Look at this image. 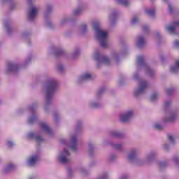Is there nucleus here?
Wrapping results in <instances>:
<instances>
[{"instance_id": "nucleus-1", "label": "nucleus", "mask_w": 179, "mask_h": 179, "mask_svg": "<svg viewBox=\"0 0 179 179\" xmlns=\"http://www.w3.org/2000/svg\"><path fill=\"white\" fill-rule=\"evenodd\" d=\"M94 29L96 31L97 40L100 42L101 46L103 48H106L107 45H108V43H107L108 33L100 29V24H99V22L94 23Z\"/></svg>"}, {"instance_id": "nucleus-2", "label": "nucleus", "mask_w": 179, "mask_h": 179, "mask_svg": "<svg viewBox=\"0 0 179 179\" xmlns=\"http://www.w3.org/2000/svg\"><path fill=\"white\" fill-rule=\"evenodd\" d=\"M57 86H58V83L55 80H51L48 82L47 85V103H50L51 99H52V94H54V92H55V89H57Z\"/></svg>"}, {"instance_id": "nucleus-3", "label": "nucleus", "mask_w": 179, "mask_h": 179, "mask_svg": "<svg viewBox=\"0 0 179 179\" xmlns=\"http://www.w3.org/2000/svg\"><path fill=\"white\" fill-rule=\"evenodd\" d=\"M147 88L148 83H146V81H141L139 88L134 92L135 97L139 96V94H142V93H143Z\"/></svg>"}, {"instance_id": "nucleus-4", "label": "nucleus", "mask_w": 179, "mask_h": 179, "mask_svg": "<svg viewBox=\"0 0 179 179\" xmlns=\"http://www.w3.org/2000/svg\"><path fill=\"white\" fill-rule=\"evenodd\" d=\"M38 12V10L37 9V8L31 6L28 13L29 20H34V17L37 16Z\"/></svg>"}, {"instance_id": "nucleus-5", "label": "nucleus", "mask_w": 179, "mask_h": 179, "mask_svg": "<svg viewBox=\"0 0 179 179\" xmlns=\"http://www.w3.org/2000/svg\"><path fill=\"white\" fill-rule=\"evenodd\" d=\"M69 151L68 150H64L62 154V156L59 157V162H61L63 164H66V163H69V159L67 156H69Z\"/></svg>"}, {"instance_id": "nucleus-6", "label": "nucleus", "mask_w": 179, "mask_h": 179, "mask_svg": "<svg viewBox=\"0 0 179 179\" xmlns=\"http://www.w3.org/2000/svg\"><path fill=\"white\" fill-rule=\"evenodd\" d=\"M134 115V113L132 111H128L126 114L121 115L120 121L122 122H127L129 120H131V117Z\"/></svg>"}, {"instance_id": "nucleus-7", "label": "nucleus", "mask_w": 179, "mask_h": 179, "mask_svg": "<svg viewBox=\"0 0 179 179\" xmlns=\"http://www.w3.org/2000/svg\"><path fill=\"white\" fill-rule=\"evenodd\" d=\"M176 27H179V22H173L172 26L168 27L166 29L169 31V33L174 34V33H176Z\"/></svg>"}, {"instance_id": "nucleus-8", "label": "nucleus", "mask_w": 179, "mask_h": 179, "mask_svg": "<svg viewBox=\"0 0 179 179\" xmlns=\"http://www.w3.org/2000/svg\"><path fill=\"white\" fill-rule=\"evenodd\" d=\"M71 142H72V145L71 146V150L73 152H76V145L78 143V140L76 138V136H73L71 138Z\"/></svg>"}, {"instance_id": "nucleus-9", "label": "nucleus", "mask_w": 179, "mask_h": 179, "mask_svg": "<svg viewBox=\"0 0 179 179\" xmlns=\"http://www.w3.org/2000/svg\"><path fill=\"white\" fill-rule=\"evenodd\" d=\"M40 127L43 131H45V132H47L48 134H51V129L50 128V127L48 126L46 123H40Z\"/></svg>"}, {"instance_id": "nucleus-10", "label": "nucleus", "mask_w": 179, "mask_h": 179, "mask_svg": "<svg viewBox=\"0 0 179 179\" xmlns=\"http://www.w3.org/2000/svg\"><path fill=\"white\" fill-rule=\"evenodd\" d=\"M38 160V157L37 156H33L29 159V166H34L36 164V162Z\"/></svg>"}, {"instance_id": "nucleus-11", "label": "nucleus", "mask_w": 179, "mask_h": 179, "mask_svg": "<svg viewBox=\"0 0 179 179\" xmlns=\"http://www.w3.org/2000/svg\"><path fill=\"white\" fill-rule=\"evenodd\" d=\"M137 45L139 48H142L145 45V38L143 36L138 37Z\"/></svg>"}, {"instance_id": "nucleus-12", "label": "nucleus", "mask_w": 179, "mask_h": 179, "mask_svg": "<svg viewBox=\"0 0 179 179\" xmlns=\"http://www.w3.org/2000/svg\"><path fill=\"white\" fill-rule=\"evenodd\" d=\"M92 79H93V76L89 73H85L80 78V80H92Z\"/></svg>"}, {"instance_id": "nucleus-13", "label": "nucleus", "mask_w": 179, "mask_h": 179, "mask_svg": "<svg viewBox=\"0 0 179 179\" xmlns=\"http://www.w3.org/2000/svg\"><path fill=\"white\" fill-rule=\"evenodd\" d=\"M178 68H179V60L176 61V65L171 68V72L176 73V71H178Z\"/></svg>"}, {"instance_id": "nucleus-14", "label": "nucleus", "mask_w": 179, "mask_h": 179, "mask_svg": "<svg viewBox=\"0 0 179 179\" xmlns=\"http://www.w3.org/2000/svg\"><path fill=\"white\" fill-rule=\"evenodd\" d=\"M136 156V151L135 150H134L133 151H131L129 156H128V159L129 160H134V159H135V157Z\"/></svg>"}, {"instance_id": "nucleus-15", "label": "nucleus", "mask_w": 179, "mask_h": 179, "mask_svg": "<svg viewBox=\"0 0 179 179\" xmlns=\"http://www.w3.org/2000/svg\"><path fill=\"white\" fill-rule=\"evenodd\" d=\"M145 13L147 15H148V16H154L155 13H156V11L155 9H148L145 10Z\"/></svg>"}, {"instance_id": "nucleus-16", "label": "nucleus", "mask_w": 179, "mask_h": 179, "mask_svg": "<svg viewBox=\"0 0 179 179\" xmlns=\"http://www.w3.org/2000/svg\"><path fill=\"white\" fill-rule=\"evenodd\" d=\"M138 65H143V64H145V58L143 56H139L138 57Z\"/></svg>"}, {"instance_id": "nucleus-17", "label": "nucleus", "mask_w": 179, "mask_h": 179, "mask_svg": "<svg viewBox=\"0 0 179 179\" xmlns=\"http://www.w3.org/2000/svg\"><path fill=\"white\" fill-rule=\"evenodd\" d=\"M117 2L121 3V5H123V6H128L129 5V1L128 0H117Z\"/></svg>"}, {"instance_id": "nucleus-18", "label": "nucleus", "mask_w": 179, "mask_h": 179, "mask_svg": "<svg viewBox=\"0 0 179 179\" xmlns=\"http://www.w3.org/2000/svg\"><path fill=\"white\" fill-rule=\"evenodd\" d=\"M176 118H177V116L174 114L171 115L170 117L166 120L169 122H173V121H176Z\"/></svg>"}, {"instance_id": "nucleus-19", "label": "nucleus", "mask_w": 179, "mask_h": 179, "mask_svg": "<svg viewBox=\"0 0 179 179\" xmlns=\"http://www.w3.org/2000/svg\"><path fill=\"white\" fill-rule=\"evenodd\" d=\"M103 63L105 64V65H110V59L107 57H103Z\"/></svg>"}, {"instance_id": "nucleus-20", "label": "nucleus", "mask_w": 179, "mask_h": 179, "mask_svg": "<svg viewBox=\"0 0 179 179\" xmlns=\"http://www.w3.org/2000/svg\"><path fill=\"white\" fill-rule=\"evenodd\" d=\"M16 68V65H15L13 63L10 62L8 64V69L13 70Z\"/></svg>"}, {"instance_id": "nucleus-21", "label": "nucleus", "mask_w": 179, "mask_h": 179, "mask_svg": "<svg viewBox=\"0 0 179 179\" xmlns=\"http://www.w3.org/2000/svg\"><path fill=\"white\" fill-rule=\"evenodd\" d=\"M35 139L36 141V142H43V138H41V136H35Z\"/></svg>"}, {"instance_id": "nucleus-22", "label": "nucleus", "mask_w": 179, "mask_h": 179, "mask_svg": "<svg viewBox=\"0 0 179 179\" xmlns=\"http://www.w3.org/2000/svg\"><path fill=\"white\" fill-rule=\"evenodd\" d=\"M156 99H157V94H152L150 98L151 101H154Z\"/></svg>"}, {"instance_id": "nucleus-23", "label": "nucleus", "mask_w": 179, "mask_h": 179, "mask_svg": "<svg viewBox=\"0 0 179 179\" xmlns=\"http://www.w3.org/2000/svg\"><path fill=\"white\" fill-rule=\"evenodd\" d=\"M168 139L171 141V143L174 144V138L173 137V136L169 134Z\"/></svg>"}, {"instance_id": "nucleus-24", "label": "nucleus", "mask_w": 179, "mask_h": 179, "mask_svg": "<svg viewBox=\"0 0 179 179\" xmlns=\"http://www.w3.org/2000/svg\"><path fill=\"white\" fill-rule=\"evenodd\" d=\"M147 73H148V75H149V76H152V75H153V70H152L150 69H148Z\"/></svg>"}, {"instance_id": "nucleus-25", "label": "nucleus", "mask_w": 179, "mask_h": 179, "mask_svg": "<svg viewBox=\"0 0 179 179\" xmlns=\"http://www.w3.org/2000/svg\"><path fill=\"white\" fill-rule=\"evenodd\" d=\"M95 59L96 61H99V59H100V54L99 53V52H95Z\"/></svg>"}, {"instance_id": "nucleus-26", "label": "nucleus", "mask_w": 179, "mask_h": 179, "mask_svg": "<svg viewBox=\"0 0 179 179\" xmlns=\"http://www.w3.org/2000/svg\"><path fill=\"white\" fill-rule=\"evenodd\" d=\"M155 129H158V130L162 129V125H160L159 124H155Z\"/></svg>"}, {"instance_id": "nucleus-27", "label": "nucleus", "mask_w": 179, "mask_h": 179, "mask_svg": "<svg viewBox=\"0 0 179 179\" xmlns=\"http://www.w3.org/2000/svg\"><path fill=\"white\" fill-rule=\"evenodd\" d=\"M148 30H149V27L146 25H144L143 27V31H144V33H146V31H148Z\"/></svg>"}, {"instance_id": "nucleus-28", "label": "nucleus", "mask_w": 179, "mask_h": 179, "mask_svg": "<svg viewBox=\"0 0 179 179\" xmlns=\"http://www.w3.org/2000/svg\"><path fill=\"white\" fill-rule=\"evenodd\" d=\"M168 10L169 13L173 12V7L171 6V4H169Z\"/></svg>"}, {"instance_id": "nucleus-29", "label": "nucleus", "mask_w": 179, "mask_h": 179, "mask_svg": "<svg viewBox=\"0 0 179 179\" xmlns=\"http://www.w3.org/2000/svg\"><path fill=\"white\" fill-rule=\"evenodd\" d=\"M138 22V18L134 17L131 20V23L132 24H135V23H136Z\"/></svg>"}, {"instance_id": "nucleus-30", "label": "nucleus", "mask_w": 179, "mask_h": 179, "mask_svg": "<svg viewBox=\"0 0 179 179\" xmlns=\"http://www.w3.org/2000/svg\"><path fill=\"white\" fill-rule=\"evenodd\" d=\"M114 148H115V149H121L122 145H121V144H115L114 145Z\"/></svg>"}, {"instance_id": "nucleus-31", "label": "nucleus", "mask_w": 179, "mask_h": 179, "mask_svg": "<svg viewBox=\"0 0 179 179\" xmlns=\"http://www.w3.org/2000/svg\"><path fill=\"white\" fill-rule=\"evenodd\" d=\"M174 45L176 48H179V41H176L175 43H174Z\"/></svg>"}, {"instance_id": "nucleus-32", "label": "nucleus", "mask_w": 179, "mask_h": 179, "mask_svg": "<svg viewBox=\"0 0 179 179\" xmlns=\"http://www.w3.org/2000/svg\"><path fill=\"white\" fill-rule=\"evenodd\" d=\"M112 136H117V137H118V136H120V133H118V132H113V133H112Z\"/></svg>"}, {"instance_id": "nucleus-33", "label": "nucleus", "mask_w": 179, "mask_h": 179, "mask_svg": "<svg viewBox=\"0 0 179 179\" xmlns=\"http://www.w3.org/2000/svg\"><path fill=\"white\" fill-rule=\"evenodd\" d=\"M58 71H59V72H62V71H64V66H58Z\"/></svg>"}, {"instance_id": "nucleus-34", "label": "nucleus", "mask_w": 179, "mask_h": 179, "mask_svg": "<svg viewBox=\"0 0 179 179\" xmlns=\"http://www.w3.org/2000/svg\"><path fill=\"white\" fill-rule=\"evenodd\" d=\"M12 169H13V164H10L7 166V170H12Z\"/></svg>"}, {"instance_id": "nucleus-35", "label": "nucleus", "mask_w": 179, "mask_h": 179, "mask_svg": "<svg viewBox=\"0 0 179 179\" xmlns=\"http://www.w3.org/2000/svg\"><path fill=\"white\" fill-rule=\"evenodd\" d=\"M170 104H171V101H169L166 102L165 107H169V106H170Z\"/></svg>"}, {"instance_id": "nucleus-36", "label": "nucleus", "mask_w": 179, "mask_h": 179, "mask_svg": "<svg viewBox=\"0 0 179 179\" xmlns=\"http://www.w3.org/2000/svg\"><path fill=\"white\" fill-rule=\"evenodd\" d=\"M87 29L86 24H83L82 25V30L83 31H85Z\"/></svg>"}, {"instance_id": "nucleus-37", "label": "nucleus", "mask_w": 179, "mask_h": 179, "mask_svg": "<svg viewBox=\"0 0 179 179\" xmlns=\"http://www.w3.org/2000/svg\"><path fill=\"white\" fill-rule=\"evenodd\" d=\"M28 136H29V138H33V136H34V132L29 133Z\"/></svg>"}, {"instance_id": "nucleus-38", "label": "nucleus", "mask_w": 179, "mask_h": 179, "mask_svg": "<svg viewBox=\"0 0 179 179\" xmlns=\"http://www.w3.org/2000/svg\"><path fill=\"white\" fill-rule=\"evenodd\" d=\"M172 92H173V90H171V89H169L166 90V93L169 96L170 93H171Z\"/></svg>"}, {"instance_id": "nucleus-39", "label": "nucleus", "mask_w": 179, "mask_h": 179, "mask_svg": "<svg viewBox=\"0 0 179 179\" xmlns=\"http://www.w3.org/2000/svg\"><path fill=\"white\" fill-rule=\"evenodd\" d=\"M62 52H63V50H57L56 54H57V55H59V54H62Z\"/></svg>"}, {"instance_id": "nucleus-40", "label": "nucleus", "mask_w": 179, "mask_h": 179, "mask_svg": "<svg viewBox=\"0 0 179 179\" xmlns=\"http://www.w3.org/2000/svg\"><path fill=\"white\" fill-rule=\"evenodd\" d=\"M80 13V10H76L74 11V15H79Z\"/></svg>"}, {"instance_id": "nucleus-41", "label": "nucleus", "mask_w": 179, "mask_h": 179, "mask_svg": "<svg viewBox=\"0 0 179 179\" xmlns=\"http://www.w3.org/2000/svg\"><path fill=\"white\" fill-rule=\"evenodd\" d=\"M173 162H175V163H178V162H179L178 158L175 157V158L173 159Z\"/></svg>"}, {"instance_id": "nucleus-42", "label": "nucleus", "mask_w": 179, "mask_h": 179, "mask_svg": "<svg viewBox=\"0 0 179 179\" xmlns=\"http://www.w3.org/2000/svg\"><path fill=\"white\" fill-rule=\"evenodd\" d=\"M34 120H36V117H31L30 119H29V122H31V123H32L33 122V121H34Z\"/></svg>"}, {"instance_id": "nucleus-43", "label": "nucleus", "mask_w": 179, "mask_h": 179, "mask_svg": "<svg viewBox=\"0 0 179 179\" xmlns=\"http://www.w3.org/2000/svg\"><path fill=\"white\" fill-rule=\"evenodd\" d=\"M68 171H69V176H71L72 174V169H71V168H69Z\"/></svg>"}, {"instance_id": "nucleus-44", "label": "nucleus", "mask_w": 179, "mask_h": 179, "mask_svg": "<svg viewBox=\"0 0 179 179\" xmlns=\"http://www.w3.org/2000/svg\"><path fill=\"white\" fill-rule=\"evenodd\" d=\"M8 146H13V143H12V141H8Z\"/></svg>"}, {"instance_id": "nucleus-45", "label": "nucleus", "mask_w": 179, "mask_h": 179, "mask_svg": "<svg viewBox=\"0 0 179 179\" xmlns=\"http://www.w3.org/2000/svg\"><path fill=\"white\" fill-rule=\"evenodd\" d=\"M165 165L164 162L159 163V167H163Z\"/></svg>"}, {"instance_id": "nucleus-46", "label": "nucleus", "mask_w": 179, "mask_h": 179, "mask_svg": "<svg viewBox=\"0 0 179 179\" xmlns=\"http://www.w3.org/2000/svg\"><path fill=\"white\" fill-rule=\"evenodd\" d=\"M103 93V90H100V91L99 92V94Z\"/></svg>"}, {"instance_id": "nucleus-47", "label": "nucleus", "mask_w": 179, "mask_h": 179, "mask_svg": "<svg viewBox=\"0 0 179 179\" xmlns=\"http://www.w3.org/2000/svg\"><path fill=\"white\" fill-rule=\"evenodd\" d=\"M50 10H51V8L49 7V8H48L47 11H48V12H50Z\"/></svg>"}, {"instance_id": "nucleus-48", "label": "nucleus", "mask_w": 179, "mask_h": 179, "mask_svg": "<svg viewBox=\"0 0 179 179\" xmlns=\"http://www.w3.org/2000/svg\"><path fill=\"white\" fill-rule=\"evenodd\" d=\"M121 179H127V176H122Z\"/></svg>"}, {"instance_id": "nucleus-49", "label": "nucleus", "mask_w": 179, "mask_h": 179, "mask_svg": "<svg viewBox=\"0 0 179 179\" xmlns=\"http://www.w3.org/2000/svg\"><path fill=\"white\" fill-rule=\"evenodd\" d=\"M106 177H107V176L102 177L101 179H104V178H106Z\"/></svg>"}, {"instance_id": "nucleus-50", "label": "nucleus", "mask_w": 179, "mask_h": 179, "mask_svg": "<svg viewBox=\"0 0 179 179\" xmlns=\"http://www.w3.org/2000/svg\"><path fill=\"white\" fill-rule=\"evenodd\" d=\"M94 107H97V104H96V103H94Z\"/></svg>"}, {"instance_id": "nucleus-51", "label": "nucleus", "mask_w": 179, "mask_h": 179, "mask_svg": "<svg viewBox=\"0 0 179 179\" xmlns=\"http://www.w3.org/2000/svg\"><path fill=\"white\" fill-rule=\"evenodd\" d=\"M164 1V2H166L167 0H163Z\"/></svg>"}, {"instance_id": "nucleus-52", "label": "nucleus", "mask_w": 179, "mask_h": 179, "mask_svg": "<svg viewBox=\"0 0 179 179\" xmlns=\"http://www.w3.org/2000/svg\"><path fill=\"white\" fill-rule=\"evenodd\" d=\"M136 76H136V75H135V76H134V78H136Z\"/></svg>"}, {"instance_id": "nucleus-53", "label": "nucleus", "mask_w": 179, "mask_h": 179, "mask_svg": "<svg viewBox=\"0 0 179 179\" xmlns=\"http://www.w3.org/2000/svg\"><path fill=\"white\" fill-rule=\"evenodd\" d=\"M151 1H153V0H151Z\"/></svg>"}]
</instances>
